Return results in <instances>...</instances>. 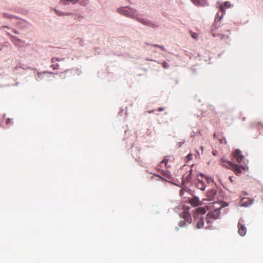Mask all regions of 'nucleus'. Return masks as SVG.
Instances as JSON below:
<instances>
[{"label":"nucleus","mask_w":263,"mask_h":263,"mask_svg":"<svg viewBox=\"0 0 263 263\" xmlns=\"http://www.w3.org/2000/svg\"><path fill=\"white\" fill-rule=\"evenodd\" d=\"M132 9L129 7H122L117 8V12L126 17L136 19L137 17H135L134 13L130 11Z\"/></svg>","instance_id":"obj_1"},{"label":"nucleus","mask_w":263,"mask_h":263,"mask_svg":"<svg viewBox=\"0 0 263 263\" xmlns=\"http://www.w3.org/2000/svg\"><path fill=\"white\" fill-rule=\"evenodd\" d=\"M136 19L138 22L147 26L151 27L155 29L158 28V24L154 22L151 21L144 18H140L138 17H137Z\"/></svg>","instance_id":"obj_2"},{"label":"nucleus","mask_w":263,"mask_h":263,"mask_svg":"<svg viewBox=\"0 0 263 263\" xmlns=\"http://www.w3.org/2000/svg\"><path fill=\"white\" fill-rule=\"evenodd\" d=\"M136 19L138 22L147 26L151 27L155 29L158 28V24L154 22L151 21L144 18H140L138 17H137Z\"/></svg>","instance_id":"obj_3"},{"label":"nucleus","mask_w":263,"mask_h":263,"mask_svg":"<svg viewBox=\"0 0 263 263\" xmlns=\"http://www.w3.org/2000/svg\"><path fill=\"white\" fill-rule=\"evenodd\" d=\"M234 156L238 163H240L243 158V156L241 155V151L237 149L235 151Z\"/></svg>","instance_id":"obj_4"},{"label":"nucleus","mask_w":263,"mask_h":263,"mask_svg":"<svg viewBox=\"0 0 263 263\" xmlns=\"http://www.w3.org/2000/svg\"><path fill=\"white\" fill-rule=\"evenodd\" d=\"M227 163L231 166V168L235 172V173L236 174H240L241 173L238 165L233 163L232 162L230 161H228Z\"/></svg>","instance_id":"obj_5"},{"label":"nucleus","mask_w":263,"mask_h":263,"mask_svg":"<svg viewBox=\"0 0 263 263\" xmlns=\"http://www.w3.org/2000/svg\"><path fill=\"white\" fill-rule=\"evenodd\" d=\"M195 5L203 7L208 4L206 0H191Z\"/></svg>","instance_id":"obj_6"},{"label":"nucleus","mask_w":263,"mask_h":263,"mask_svg":"<svg viewBox=\"0 0 263 263\" xmlns=\"http://www.w3.org/2000/svg\"><path fill=\"white\" fill-rule=\"evenodd\" d=\"M190 202L191 204V205L194 206H197L201 204L199 198L196 196L194 197L193 198H192L190 200Z\"/></svg>","instance_id":"obj_7"},{"label":"nucleus","mask_w":263,"mask_h":263,"mask_svg":"<svg viewBox=\"0 0 263 263\" xmlns=\"http://www.w3.org/2000/svg\"><path fill=\"white\" fill-rule=\"evenodd\" d=\"M195 210H196V212L194 214L195 217L198 216L199 213H200L201 214H204L206 213V211L205 208H204L203 207H200V208L196 209Z\"/></svg>","instance_id":"obj_8"},{"label":"nucleus","mask_w":263,"mask_h":263,"mask_svg":"<svg viewBox=\"0 0 263 263\" xmlns=\"http://www.w3.org/2000/svg\"><path fill=\"white\" fill-rule=\"evenodd\" d=\"M180 216L183 217V218L187 221L190 219V214L187 211H184L180 214Z\"/></svg>","instance_id":"obj_9"},{"label":"nucleus","mask_w":263,"mask_h":263,"mask_svg":"<svg viewBox=\"0 0 263 263\" xmlns=\"http://www.w3.org/2000/svg\"><path fill=\"white\" fill-rule=\"evenodd\" d=\"M197 180L199 181L198 183L196 185L197 187L202 190V191H204L205 189V184L204 183V182L200 180V179H198Z\"/></svg>","instance_id":"obj_10"},{"label":"nucleus","mask_w":263,"mask_h":263,"mask_svg":"<svg viewBox=\"0 0 263 263\" xmlns=\"http://www.w3.org/2000/svg\"><path fill=\"white\" fill-rule=\"evenodd\" d=\"M54 11H55L56 14L59 15V16H66V15H69L71 14L70 13L64 12H63V11H60V10H59L58 9H54Z\"/></svg>","instance_id":"obj_11"},{"label":"nucleus","mask_w":263,"mask_h":263,"mask_svg":"<svg viewBox=\"0 0 263 263\" xmlns=\"http://www.w3.org/2000/svg\"><path fill=\"white\" fill-rule=\"evenodd\" d=\"M217 191L215 190L212 189L207 193V196L209 198H212L216 195Z\"/></svg>","instance_id":"obj_12"},{"label":"nucleus","mask_w":263,"mask_h":263,"mask_svg":"<svg viewBox=\"0 0 263 263\" xmlns=\"http://www.w3.org/2000/svg\"><path fill=\"white\" fill-rule=\"evenodd\" d=\"M221 208H219L214 211V213L211 214L212 216L214 217L215 219L217 218V216L220 214Z\"/></svg>","instance_id":"obj_13"},{"label":"nucleus","mask_w":263,"mask_h":263,"mask_svg":"<svg viewBox=\"0 0 263 263\" xmlns=\"http://www.w3.org/2000/svg\"><path fill=\"white\" fill-rule=\"evenodd\" d=\"M228 161H226V160H224V159L222 158L221 159V164L223 166H224V167H226L228 168H231V166L227 163Z\"/></svg>","instance_id":"obj_14"},{"label":"nucleus","mask_w":263,"mask_h":263,"mask_svg":"<svg viewBox=\"0 0 263 263\" xmlns=\"http://www.w3.org/2000/svg\"><path fill=\"white\" fill-rule=\"evenodd\" d=\"M73 1L74 0H61L60 3L64 5H67L69 3L73 5Z\"/></svg>","instance_id":"obj_15"},{"label":"nucleus","mask_w":263,"mask_h":263,"mask_svg":"<svg viewBox=\"0 0 263 263\" xmlns=\"http://www.w3.org/2000/svg\"><path fill=\"white\" fill-rule=\"evenodd\" d=\"M3 15L4 17H6V18H18L16 16H15L14 15H11V14H9L8 13H3Z\"/></svg>","instance_id":"obj_16"},{"label":"nucleus","mask_w":263,"mask_h":263,"mask_svg":"<svg viewBox=\"0 0 263 263\" xmlns=\"http://www.w3.org/2000/svg\"><path fill=\"white\" fill-rule=\"evenodd\" d=\"M89 3V0H80V5L85 7L87 5V4Z\"/></svg>","instance_id":"obj_17"},{"label":"nucleus","mask_w":263,"mask_h":263,"mask_svg":"<svg viewBox=\"0 0 263 263\" xmlns=\"http://www.w3.org/2000/svg\"><path fill=\"white\" fill-rule=\"evenodd\" d=\"M238 230L243 231V230H247V228L245 226V225L244 224H242L240 221L238 223Z\"/></svg>","instance_id":"obj_18"},{"label":"nucleus","mask_w":263,"mask_h":263,"mask_svg":"<svg viewBox=\"0 0 263 263\" xmlns=\"http://www.w3.org/2000/svg\"><path fill=\"white\" fill-rule=\"evenodd\" d=\"M223 18V15H219V13L218 12L215 16V21H220Z\"/></svg>","instance_id":"obj_19"},{"label":"nucleus","mask_w":263,"mask_h":263,"mask_svg":"<svg viewBox=\"0 0 263 263\" xmlns=\"http://www.w3.org/2000/svg\"><path fill=\"white\" fill-rule=\"evenodd\" d=\"M191 178H192V175L188 174L186 176V177H185V178L184 179H183L182 183H183L185 181H186L187 182H190L191 181Z\"/></svg>","instance_id":"obj_20"},{"label":"nucleus","mask_w":263,"mask_h":263,"mask_svg":"<svg viewBox=\"0 0 263 263\" xmlns=\"http://www.w3.org/2000/svg\"><path fill=\"white\" fill-rule=\"evenodd\" d=\"M253 200H250L249 202H244L242 203V206L247 207V206H248L251 205L252 204H253Z\"/></svg>","instance_id":"obj_21"},{"label":"nucleus","mask_w":263,"mask_h":263,"mask_svg":"<svg viewBox=\"0 0 263 263\" xmlns=\"http://www.w3.org/2000/svg\"><path fill=\"white\" fill-rule=\"evenodd\" d=\"M186 223L185 220H181L179 222V226L181 228L184 227L186 226Z\"/></svg>","instance_id":"obj_22"},{"label":"nucleus","mask_w":263,"mask_h":263,"mask_svg":"<svg viewBox=\"0 0 263 263\" xmlns=\"http://www.w3.org/2000/svg\"><path fill=\"white\" fill-rule=\"evenodd\" d=\"M224 6L227 8H230L232 7L231 3L229 1H226L223 4Z\"/></svg>","instance_id":"obj_23"},{"label":"nucleus","mask_w":263,"mask_h":263,"mask_svg":"<svg viewBox=\"0 0 263 263\" xmlns=\"http://www.w3.org/2000/svg\"><path fill=\"white\" fill-rule=\"evenodd\" d=\"M191 33L192 36L194 39H197L198 37V34L197 33H193L192 32H191Z\"/></svg>","instance_id":"obj_24"},{"label":"nucleus","mask_w":263,"mask_h":263,"mask_svg":"<svg viewBox=\"0 0 263 263\" xmlns=\"http://www.w3.org/2000/svg\"><path fill=\"white\" fill-rule=\"evenodd\" d=\"M168 159H166V158H164L162 161V163H164L165 164V166L166 167H168V166H167V163H168Z\"/></svg>","instance_id":"obj_25"},{"label":"nucleus","mask_w":263,"mask_h":263,"mask_svg":"<svg viewBox=\"0 0 263 263\" xmlns=\"http://www.w3.org/2000/svg\"><path fill=\"white\" fill-rule=\"evenodd\" d=\"M219 9H220V11H221V12H223V13H224V12H225V11H226V10H225V9H224V6H222V5H220V6H219Z\"/></svg>","instance_id":"obj_26"},{"label":"nucleus","mask_w":263,"mask_h":263,"mask_svg":"<svg viewBox=\"0 0 263 263\" xmlns=\"http://www.w3.org/2000/svg\"><path fill=\"white\" fill-rule=\"evenodd\" d=\"M163 67L164 68H168L169 65H168V63H166V62H164V63H163Z\"/></svg>","instance_id":"obj_27"},{"label":"nucleus","mask_w":263,"mask_h":263,"mask_svg":"<svg viewBox=\"0 0 263 263\" xmlns=\"http://www.w3.org/2000/svg\"><path fill=\"white\" fill-rule=\"evenodd\" d=\"M187 159L188 160H190L192 159V155L191 154H189L186 156Z\"/></svg>","instance_id":"obj_28"},{"label":"nucleus","mask_w":263,"mask_h":263,"mask_svg":"<svg viewBox=\"0 0 263 263\" xmlns=\"http://www.w3.org/2000/svg\"><path fill=\"white\" fill-rule=\"evenodd\" d=\"M184 191L182 189H181L180 191V196H183V195L184 194Z\"/></svg>","instance_id":"obj_29"},{"label":"nucleus","mask_w":263,"mask_h":263,"mask_svg":"<svg viewBox=\"0 0 263 263\" xmlns=\"http://www.w3.org/2000/svg\"><path fill=\"white\" fill-rule=\"evenodd\" d=\"M64 60V58L60 59L59 58H57L55 59V60L58 61H63Z\"/></svg>","instance_id":"obj_30"},{"label":"nucleus","mask_w":263,"mask_h":263,"mask_svg":"<svg viewBox=\"0 0 263 263\" xmlns=\"http://www.w3.org/2000/svg\"><path fill=\"white\" fill-rule=\"evenodd\" d=\"M197 227L198 229L202 228V227L200 226V223L199 222H198V223L197 224Z\"/></svg>","instance_id":"obj_31"},{"label":"nucleus","mask_w":263,"mask_h":263,"mask_svg":"<svg viewBox=\"0 0 263 263\" xmlns=\"http://www.w3.org/2000/svg\"><path fill=\"white\" fill-rule=\"evenodd\" d=\"M80 0H74L73 5H76L77 3H79Z\"/></svg>","instance_id":"obj_32"},{"label":"nucleus","mask_w":263,"mask_h":263,"mask_svg":"<svg viewBox=\"0 0 263 263\" xmlns=\"http://www.w3.org/2000/svg\"><path fill=\"white\" fill-rule=\"evenodd\" d=\"M152 46L160 48L161 45H159L158 44H153Z\"/></svg>","instance_id":"obj_33"},{"label":"nucleus","mask_w":263,"mask_h":263,"mask_svg":"<svg viewBox=\"0 0 263 263\" xmlns=\"http://www.w3.org/2000/svg\"><path fill=\"white\" fill-rule=\"evenodd\" d=\"M164 110L163 108L162 107H159L158 109V111H162Z\"/></svg>","instance_id":"obj_34"},{"label":"nucleus","mask_w":263,"mask_h":263,"mask_svg":"<svg viewBox=\"0 0 263 263\" xmlns=\"http://www.w3.org/2000/svg\"><path fill=\"white\" fill-rule=\"evenodd\" d=\"M160 48H161L163 51H165V48H164V46H160Z\"/></svg>","instance_id":"obj_35"},{"label":"nucleus","mask_w":263,"mask_h":263,"mask_svg":"<svg viewBox=\"0 0 263 263\" xmlns=\"http://www.w3.org/2000/svg\"><path fill=\"white\" fill-rule=\"evenodd\" d=\"M200 175L201 176L203 177H205V178H206V179H208V177H206L205 176V175L204 174H203V173H200Z\"/></svg>","instance_id":"obj_36"},{"label":"nucleus","mask_w":263,"mask_h":263,"mask_svg":"<svg viewBox=\"0 0 263 263\" xmlns=\"http://www.w3.org/2000/svg\"><path fill=\"white\" fill-rule=\"evenodd\" d=\"M192 172H193V170L191 168L190 171H189V175H192Z\"/></svg>","instance_id":"obj_37"},{"label":"nucleus","mask_w":263,"mask_h":263,"mask_svg":"<svg viewBox=\"0 0 263 263\" xmlns=\"http://www.w3.org/2000/svg\"><path fill=\"white\" fill-rule=\"evenodd\" d=\"M59 66V65L57 64L56 66H54L53 67V69H58V66Z\"/></svg>","instance_id":"obj_38"},{"label":"nucleus","mask_w":263,"mask_h":263,"mask_svg":"<svg viewBox=\"0 0 263 263\" xmlns=\"http://www.w3.org/2000/svg\"><path fill=\"white\" fill-rule=\"evenodd\" d=\"M10 121H11V119H8L7 121H6V123H8L9 122H10Z\"/></svg>","instance_id":"obj_39"},{"label":"nucleus","mask_w":263,"mask_h":263,"mask_svg":"<svg viewBox=\"0 0 263 263\" xmlns=\"http://www.w3.org/2000/svg\"><path fill=\"white\" fill-rule=\"evenodd\" d=\"M13 31L16 34H19V32L17 30H14Z\"/></svg>","instance_id":"obj_40"},{"label":"nucleus","mask_w":263,"mask_h":263,"mask_svg":"<svg viewBox=\"0 0 263 263\" xmlns=\"http://www.w3.org/2000/svg\"><path fill=\"white\" fill-rule=\"evenodd\" d=\"M55 59H56V58H52V59L51 61H52V63L54 62H55V61H56V60H55Z\"/></svg>","instance_id":"obj_41"},{"label":"nucleus","mask_w":263,"mask_h":263,"mask_svg":"<svg viewBox=\"0 0 263 263\" xmlns=\"http://www.w3.org/2000/svg\"><path fill=\"white\" fill-rule=\"evenodd\" d=\"M229 179H230V181H231V182H232V181H233V180H232V177H231V176H230V177H229Z\"/></svg>","instance_id":"obj_42"},{"label":"nucleus","mask_w":263,"mask_h":263,"mask_svg":"<svg viewBox=\"0 0 263 263\" xmlns=\"http://www.w3.org/2000/svg\"><path fill=\"white\" fill-rule=\"evenodd\" d=\"M220 36H221V39H222L224 37V35L221 34V35H220Z\"/></svg>","instance_id":"obj_43"},{"label":"nucleus","mask_w":263,"mask_h":263,"mask_svg":"<svg viewBox=\"0 0 263 263\" xmlns=\"http://www.w3.org/2000/svg\"><path fill=\"white\" fill-rule=\"evenodd\" d=\"M201 226L203 225V221L202 220H201Z\"/></svg>","instance_id":"obj_44"},{"label":"nucleus","mask_w":263,"mask_h":263,"mask_svg":"<svg viewBox=\"0 0 263 263\" xmlns=\"http://www.w3.org/2000/svg\"><path fill=\"white\" fill-rule=\"evenodd\" d=\"M213 155H215V153H214V152H213Z\"/></svg>","instance_id":"obj_45"},{"label":"nucleus","mask_w":263,"mask_h":263,"mask_svg":"<svg viewBox=\"0 0 263 263\" xmlns=\"http://www.w3.org/2000/svg\"><path fill=\"white\" fill-rule=\"evenodd\" d=\"M153 112V111H149V113Z\"/></svg>","instance_id":"obj_46"},{"label":"nucleus","mask_w":263,"mask_h":263,"mask_svg":"<svg viewBox=\"0 0 263 263\" xmlns=\"http://www.w3.org/2000/svg\"><path fill=\"white\" fill-rule=\"evenodd\" d=\"M201 149H203V147L202 146L201 147Z\"/></svg>","instance_id":"obj_47"}]
</instances>
